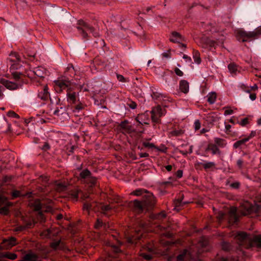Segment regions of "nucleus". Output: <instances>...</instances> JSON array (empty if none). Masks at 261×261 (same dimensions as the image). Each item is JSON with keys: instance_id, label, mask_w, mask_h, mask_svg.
Masks as SVG:
<instances>
[{"instance_id": "nucleus-6", "label": "nucleus", "mask_w": 261, "mask_h": 261, "mask_svg": "<svg viewBox=\"0 0 261 261\" xmlns=\"http://www.w3.org/2000/svg\"><path fill=\"white\" fill-rule=\"evenodd\" d=\"M142 201L143 204L147 210L152 208L155 203V200L153 195L148 192L144 195Z\"/></svg>"}, {"instance_id": "nucleus-34", "label": "nucleus", "mask_w": 261, "mask_h": 261, "mask_svg": "<svg viewBox=\"0 0 261 261\" xmlns=\"http://www.w3.org/2000/svg\"><path fill=\"white\" fill-rule=\"evenodd\" d=\"M60 244H61V241H60V240L56 241H55V242L51 243L50 244V246L53 249L57 250V249H60L61 248L60 246Z\"/></svg>"}, {"instance_id": "nucleus-41", "label": "nucleus", "mask_w": 261, "mask_h": 261, "mask_svg": "<svg viewBox=\"0 0 261 261\" xmlns=\"http://www.w3.org/2000/svg\"><path fill=\"white\" fill-rule=\"evenodd\" d=\"M193 58L196 63L199 64L201 63V59L200 58L199 54L198 52L195 53L193 56Z\"/></svg>"}, {"instance_id": "nucleus-35", "label": "nucleus", "mask_w": 261, "mask_h": 261, "mask_svg": "<svg viewBox=\"0 0 261 261\" xmlns=\"http://www.w3.org/2000/svg\"><path fill=\"white\" fill-rule=\"evenodd\" d=\"M202 165L203 167L205 169H210L215 167V163L212 162L204 163L202 164Z\"/></svg>"}, {"instance_id": "nucleus-47", "label": "nucleus", "mask_w": 261, "mask_h": 261, "mask_svg": "<svg viewBox=\"0 0 261 261\" xmlns=\"http://www.w3.org/2000/svg\"><path fill=\"white\" fill-rule=\"evenodd\" d=\"M35 223H36V222L34 221H33V222H31V221L28 222L26 223V224L25 225V227L26 228H31L34 226Z\"/></svg>"}, {"instance_id": "nucleus-33", "label": "nucleus", "mask_w": 261, "mask_h": 261, "mask_svg": "<svg viewBox=\"0 0 261 261\" xmlns=\"http://www.w3.org/2000/svg\"><path fill=\"white\" fill-rule=\"evenodd\" d=\"M183 131L181 129H178V130H174L170 132L169 133V136L170 137L172 136H178L181 135L183 134Z\"/></svg>"}, {"instance_id": "nucleus-50", "label": "nucleus", "mask_w": 261, "mask_h": 261, "mask_svg": "<svg viewBox=\"0 0 261 261\" xmlns=\"http://www.w3.org/2000/svg\"><path fill=\"white\" fill-rule=\"evenodd\" d=\"M200 123L199 120H196L194 123V126L195 130H198L200 128Z\"/></svg>"}, {"instance_id": "nucleus-10", "label": "nucleus", "mask_w": 261, "mask_h": 261, "mask_svg": "<svg viewBox=\"0 0 261 261\" xmlns=\"http://www.w3.org/2000/svg\"><path fill=\"white\" fill-rule=\"evenodd\" d=\"M55 83L56 85L60 89V91H61L63 89L68 87L70 85V82L69 81L63 79H59L57 81H55Z\"/></svg>"}, {"instance_id": "nucleus-15", "label": "nucleus", "mask_w": 261, "mask_h": 261, "mask_svg": "<svg viewBox=\"0 0 261 261\" xmlns=\"http://www.w3.org/2000/svg\"><path fill=\"white\" fill-rule=\"evenodd\" d=\"M182 40V37L179 33L176 32H173L171 33L170 37V41L174 43H179Z\"/></svg>"}, {"instance_id": "nucleus-27", "label": "nucleus", "mask_w": 261, "mask_h": 261, "mask_svg": "<svg viewBox=\"0 0 261 261\" xmlns=\"http://www.w3.org/2000/svg\"><path fill=\"white\" fill-rule=\"evenodd\" d=\"M67 99L70 103H74L76 101V93L75 92L67 93Z\"/></svg>"}, {"instance_id": "nucleus-36", "label": "nucleus", "mask_w": 261, "mask_h": 261, "mask_svg": "<svg viewBox=\"0 0 261 261\" xmlns=\"http://www.w3.org/2000/svg\"><path fill=\"white\" fill-rule=\"evenodd\" d=\"M37 219L40 223L44 222L45 218L41 212H39L37 215Z\"/></svg>"}, {"instance_id": "nucleus-26", "label": "nucleus", "mask_w": 261, "mask_h": 261, "mask_svg": "<svg viewBox=\"0 0 261 261\" xmlns=\"http://www.w3.org/2000/svg\"><path fill=\"white\" fill-rule=\"evenodd\" d=\"M139 231H140V230L136 231V233L137 234V235H138L137 236H133L132 237H127L126 238L127 242L130 244H133L135 243V241L136 239H140V237H141V235H139Z\"/></svg>"}, {"instance_id": "nucleus-63", "label": "nucleus", "mask_w": 261, "mask_h": 261, "mask_svg": "<svg viewBox=\"0 0 261 261\" xmlns=\"http://www.w3.org/2000/svg\"><path fill=\"white\" fill-rule=\"evenodd\" d=\"M224 216V213L220 212L219 213V214H218L217 217L219 220H221L223 218Z\"/></svg>"}, {"instance_id": "nucleus-8", "label": "nucleus", "mask_w": 261, "mask_h": 261, "mask_svg": "<svg viewBox=\"0 0 261 261\" xmlns=\"http://www.w3.org/2000/svg\"><path fill=\"white\" fill-rule=\"evenodd\" d=\"M17 244L16 240L14 237H10L8 239L3 240L0 244V251L2 250H8Z\"/></svg>"}, {"instance_id": "nucleus-30", "label": "nucleus", "mask_w": 261, "mask_h": 261, "mask_svg": "<svg viewBox=\"0 0 261 261\" xmlns=\"http://www.w3.org/2000/svg\"><path fill=\"white\" fill-rule=\"evenodd\" d=\"M214 141L216 145L220 147H223L226 145L225 141L221 138H216L214 139Z\"/></svg>"}, {"instance_id": "nucleus-14", "label": "nucleus", "mask_w": 261, "mask_h": 261, "mask_svg": "<svg viewBox=\"0 0 261 261\" xmlns=\"http://www.w3.org/2000/svg\"><path fill=\"white\" fill-rule=\"evenodd\" d=\"M144 251L148 252V253L142 252L140 255L146 260H150L152 258L151 253L153 252V249L152 247L147 246L144 248Z\"/></svg>"}, {"instance_id": "nucleus-7", "label": "nucleus", "mask_w": 261, "mask_h": 261, "mask_svg": "<svg viewBox=\"0 0 261 261\" xmlns=\"http://www.w3.org/2000/svg\"><path fill=\"white\" fill-rule=\"evenodd\" d=\"M0 83L10 90H15L21 87L20 83L13 82L4 79H0Z\"/></svg>"}, {"instance_id": "nucleus-17", "label": "nucleus", "mask_w": 261, "mask_h": 261, "mask_svg": "<svg viewBox=\"0 0 261 261\" xmlns=\"http://www.w3.org/2000/svg\"><path fill=\"white\" fill-rule=\"evenodd\" d=\"M134 208L138 212H141L144 208H146L145 206L143 204V201H139L135 200L133 201Z\"/></svg>"}, {"instance_id": "nucleus-12", "label": "nucleus", "mask_w": 261, "mask_h": 261, "mask_svg": "<svg viewBox=\"0 0 261 261\" xmlns=\"http://www.w3.org/2000/svg\"><path fill=\"white\" fill-rule=\"evenodd\" d=\"M237 209L235 207L230 208L229 211V221L235 223L238 221V218L237 215Z\"/></svg>"}, {"instance_id": "nucleus-57", "label": "nucleus", "mask_w": 261, "mask_h": 261, "mask_svg": "<svg viewBox=\"0 0 261 261\" xmlns=\"http://www.w3.org/2000/svg\"><path fill=\"white\" fill-rule=\"evenodd\" d=\"M182 173L183 172L182 170H178L176 173V176L179 178H181L182 176Z\"/></svg>"}, {"instance_id": "nucleus-1", "label": "nucleus", "mask_w": 261, "mask_h": 261, "mask_svg": "<svg viewBox=\"0 0 261 261\" xmlns=\"http://www.w3.org/2000/svg\"><path fill=\"white\" fill-rule=\"evenodd\" d=\"M84 210H89L93 209L94 210H100L101 213L107 215L111 210H114L116 211L117 207L109 204H104L102 203H97L95 202L92 203L86 202L83 206Z\"/></svg>"}, {"instance_id": "nucleus-62", "label": "nucleus", "mask_w": 261, "mask_h": 261, "mask_svg": "<svg viewBox=\"0 0 261 261\" xmlns=\"http://www.w3.org/2000/svg\"><path fill=\"white\" fill-rule=\"evenodd\" d=\"M233 112V111L232 110H231V109L226 110L224 112V115H230V114H232Z\"/></svg>"}, {"instance_id": "nucleus-25", "label": "nucleus", "mask_w": 261, "mask_h": 261, "mask_svg": "<svg viewBox=\"0 0 261 261\" xmlns=\"http://www.w3.org/2000/svg\"><path fill=\"white\" fill-rule=\"evenodd\" d=\"M174 205L175 206L174 209L176 210L177 211H179V209H177V207H182L184 205H185V204L188 203V201L182 202V199L181 198L180 199H178L175 200L174 202Z\"/></svg>"}, {"instance_id": "nucleus-53", "label": "nucleus", "mask_w": 261, "mask_h": 261, "mask_svg": "<svg viewBox=\"0 0 261 261\" xmlns=\"http://www.w3.org/2000/svg\"><path fill=\"white\" fill-rule=\"evenodd\" d=\"M248 123V118H244L242 121L240 123V124L242 125V126H245V125H246Z\"/></svg>"}, {"instance_id": "nucleus-59", "label": "nucleus", "mask_w": 261, "mask_h": 261, "mask_svg": "<svg viewBox=\"0 0 261 261\" xmlns=\"http://www.w3.org/2000/svg\"><path fill=\"white\" fill-rule=\"evenodd\" d=\"M83 108H84V105H82V103L79 104V105H76L75 107V110H76L78 111L82 110Z\"/></svg>"}, {"instance_id": "nucleus-19", "label": "nucleus", "mask_w": 261, "mask_h": 261, "mask_svg": "<svg viewBox=\"0 0 261 261\" xmlns=\"http://www.w3.org/2000/svg\"><path fill=\"white\" fill-rule=\"evenodd\" d=\"M34 73L39 77H43L46 74V70L42 67H38L34 69Z\"/></svg>"}, {"instance_id": "nucleus-43", "label": "nucleus", "mask_w": 261, "mask_h": 261, "mask_svg": "<svg viewBox=\"0 0 261 261\" xmlns=\"http://www.w3.org/2000/svg\"><path fill=\"white\" fill-rule=\"evenodd\" d=\"M66 189V186L62 183H59L57 185L56 190L59 192H61L65 190Z\"/></svg>"}, {"instance_id": "nucleus-61", "label": "nucleus", "mask_w": 261, "mask_h": 261, "mask_svg": "<svg viewBox=\"0 0 261 261\" xmlns=\"http://www.w3.org/2000/svg\"><path fill=\"white\" fill-rule=\"evenodd\" d=\"M243 164V161L242 160L240 159L237 161V165L240 168L242 167Z\"/></svg>"}, {"instance_id": "nucleus-40", "label": "nucleus", "mask_w": 261, "mask_h": 261, "mask_svg": "<svg viewBox=\"0 0 261 261\" xmlns=\"http://www.w3.org/2000/svg\"><path fill=\"white\" fill-rule=\"evenodd\" d=\"M50 230L48 229H46L43 231H42L41 233H40V236L42 237V238H48L50 237Z\"/></svg>"}, {"instance_id": "nucleus-51", "label": "nucleus", "mask_w": 261, "mask_h": 261, "mask_svg": "<svg viewBox=\"0 0 261 261\" xmlns=\"http://www.w3.org/2000/svg\"><path fill=\"white\" fill-rule=\"evenodd\" d=\"M174 71L177 75L179 76H181L183 75V72L178 68H176Z\"/></svg>"}, {"instance_id": "nucleus-39", "label": "nucleus", "mask_w": 261, "mask_h": 261, "mask_svg": "<svg viewBox=\"0 0 261 261\" xmlns=\"http://www.w3.org/2000/svg\"><path fill=\"white\" fill-rule=\"evenodd\" d=\"M11 58L10 59V60L13 62L19 61L20 60L18 55L15 53H12L11 55Z\"/></svg>"}, {"instance_id": "nucleus-2", "label": "nucleus", "mask_w": 261, "mask_h": 261, "mask_svg": "<svg viewBox=\"0 0 261 261\" xmlns=\"http://www.w3.org/2000/svg\"><path fill=\"white\" fill-rule=\"evenodd\" d=\"M76 28L84 38L88 37L87 31L92 33L94 37L99 36V33L97 32H94V28L84 20H78Z\"/></svg>"}, {"instance_id": "nucleus-13", "label": "nucleus", "mask_w": 261, "mask_h": 261, "mask_svg": "<svg viewBox=\"0 0 261 261\" xmlns=\"http://www.w3.org/2000/svg\"><path fill=\"white\" fill-rule=\"evenodd\" d=\"M17 257V254L13 252L7 251L0 253V259H3V258H6L13 260L16 259Z\"/></svg>"}, {"instance_id": "nucleus-55", "label": "nucleus", "mask_w": 261, "mask_h": 261, "mask_svg": "<svg viewBox=\"0 0 261 261\" xmlns=\"http://www.w3.org/2000/svg\"><path fill=\"white\" fill-rule=\"evenodd\" d=\"M6 198L4 196H0V206L5 203Z\"/></svg>"}, {"instance_id": "nucleus-44", "label": "nucleus", "mask_w": 261, "mask_h": 261, "mask_svg": "<svg viewBox=\"0 0 261 261\" xmlns=\"http://www.w3.org/2000/svg\"><path fill=\"white\" fill-rule=\"evenodd\" d=\"M127 106L132 109H135L137 107V104L135 102L129 100L127 102Z\"/></svg>"}, {"instance_id": "nucleus-56", "label": "nucleus", "mask_w": 261, "mask_h": 261, "mask_svg": "<svg viewBox=\"0 0 261 261\" xmlns=\"http://www.w3.org/2000/svg\"><path fill=\"white\" fill-rule=\"evenodd\" d=\"M231 127V126L229 124H226L225 125V130H226V133L227 134H229L230 133V128Z\"/></svg>"}, {"instance_id": "nucleus-20", "label": "nucleus", "mask_w": 261, "mask_h": 261, "mask_svg": "<svg viewBox=\"0 0 261 261\" xmlns=\"http://www.w3.org/2000/svg\"><path fill=\"white\" fill-rule=\"evenodd\" d=\"M179 89L182 92L187 93L189 91V83L185 80H181L179 84Z\"/></svg>"}, {"instance_id": "nucleus-32", "label": "nucleus", "mask_w": 261, "mask_h": 261, "mask_svg": "<svg viewBox=\"0 0 261 261\" xmlns=\"http://www.w3.org/2000/svg\"><path fill=\"white\" fill-rule=\"evenodd\" d=\"M146 192H148L147 191L144 190V189H138L132 192V194L136 195V196H144V194L146 193Z\"/></svg>"}, {"instance_id": "nucleus-52", "label": "nucleus", "mask_w": 261, "mask_h": 261, "mask_svg": "<svg viewBox=\"0 0 261 261\" xmlns=\"http://www.w3.org/2000/svg\"><path fill=\"white\" fill-rule=\"evenodd\" d=\"M206 42L211 47L215 46V44L216 43V42L215 41L210 40L208 39H206Z\"/></svg>"}, {"instance_id": "nucleus-46", "label": "nucleus", "mask_w": 261, "mask_h": 261, "mask_svg": "<svg viewBox=\"0 0 261 261\" xmlns=\"http://www.w3.org/2000/svg\"><path fill=\"white\" fill-rule=\"evenodd\" d=\"M117 80L120 82H126L127 81L124 77L120 74H117Z\"/></svg>"}, {"instance_id": "nucleus-31", "label": "nucleus", "mask_w": 261, "mask_h": 261, "mask_svg": "<svg viewBox=\"0 0 261 261\" xmlns=\"http://www.w3.org/2000/svg\"><path fill=\"white\" fill-rule=\"evenodd\" d=\"M66 108L65 107H60V109L57 108L54 112V114L56 115L59 116L60 115H63L66 113Z\"/></svg>"}, {"instance_id": "nucleus-29", "label": "nucleus", "mask_w": 261, "mask_h": 261, "mask_svg": "<svg viewBox=\"0 0 261 261\" xmlns=\"http://www.w3.org/2000/svg\"><path fill=\"white\" fill-rule=\"evenodd\" d=\"M247 234L244 232H241L237 234L236 239L240 241V242H243L247 239Z\"/></svg>"}, {"instance_id": "nucleus-60", "label": "nucleus", "mask_w": 261, "mask_h": 261, "mask_svg": "<svg viewBox=\"0 0 261 261\" xmlns=\"http://www.w3.org/2000/svg\"><path fill=\"white\" fill-rule=\"evenodd\" d=\"M112 200H113V201H112V203H119L120 202V200L118 196L115 197Z\"/></svg>"}, {"instance_id": "nucleus-11", "label": "nucleus", "mask_w": 261, "mask_h": 261, "mask_svg": "<svg viewBox=\"0 0 261 261\" xmlns=\"http://www.w3.org/2000/svg\"><path fill=\"white\" fill-rule=\"evenodd\" d=\"M49 93L48 92V89L47 86L46 85L44 87L43 90L38 93V97L41 100H47L49 97Z\"/></svg>"}, {"instance_id": "nucleus-28", "label": "nucleus", "mask_w": 261, "mask_h": 261, "mask_svg": "<svg viewBox=\"0 0 261 261\" xmlns=\"http://www.w3.org/2000/svg\"><path fill=\"white\" fill-rule=\"evenodd\" d=\"M13 79L16 81L15 83H20L22 84L21 77L22 74L20 72H14L12 73Z\"/></svg>"}, {"instance_id": "nucleus-54", "label": "nucleus", "mask_w": 261, "mask_h": 261, "mask_svg": "<svg viewBox=\"0 0 261 261\" xmlns=\"http://www.w3.org/2000/svg\"><path fill=\"white\" fill-rule=\"evenodd\" d=\"M20 67V66L19 64L14 63L11 66V70L18 69Z\"/></svg>"}, {"instance_id": "nucleus-16", "label": "nucleus", "mask_w": 261, "mask_h": 261, "mask_svg": "<svg viewBox=\"0 0 261 261\" xmlns=\"http://www.w3.org/2000/svg\"><path fill=\"white\" fill-rule=\"evenodd\" d=\"M192 254L189 251L185 250L181 254L177 256L178 261H182L185 259L191 258Z\"/></svg>"}, {"instance_id": "nucleus-4", "label": "nucleus", "mask_w": 261, "mask_h": 261, "mask_svg": "<svg viewBox=\"0 0 261 261\" xmlns=\"http://www.w3.org/2000/svg\"><path fill=\"white\" fill-rule=\"evenodd\" d=\"M257 34L255 33V31L253 32H246L243 30H239L236 33V37L238 40L245 42L257 38Z\"/></svg>"}, {"instance_id": "nucleus-64", "label": "nucleus", "mask_w": 261, "mask_h": 261, "mask_svg": "<svg viewBox=\"0 0 261 261\" xmlns=\"http://www.w3.org/2000/svg\"><path fill=\"white\" fill-rule=\"evenodd\" d=\"M101 224H102V222L101 221H100L99 219H97V223L95 224V228H98L100 226H101Z\"/></svg>"}, {"instance_id": "nucleus-21", "label": "nucleus", "mask_w": 261, "mask_h": 261, "mask_svg": "<svg viewBox=\"0 0 261 261\" xmlns=\"http://www.w3.org/2000/svg\"><path fill=\"white\" fill-rule=\"evenodd\" d=\"M206 150H211L212 152V153L213 154H221V151L219 150V149L218 148L216 145L211 144H209L206 149Z\"/></svg>"}, {"instance_id": "nucleus-9", "label": "nucleus", "mask_w": 261, "mask_h": 261, "mask_svg": "<svg viewBox=\"0 0 261 261\" xmlns=\"http://www.w3.org/2000/svg\"><path fill=\"white\" fill-rule=\"evenodd\" d=\"M80 177L81 179H86L87 182L92 184H94L96 182V178L92 176L91 173L88 169L83 170L80 174Z\"/></svg>"}, {"instance_id": "nucleus-38", "label": "nucleus", "mask_w": 261, "mask_h": 261, "mask_svg": "<svg viewBox=\"0 0 261 261\" xmlns=\"http://www.w3.org/2000/svg\"><path fill=\"white\" fill-rule=\"evenodd\" d=\"M120 126L126 130H128L130 129V126L128 125V122L127 121L122 122L120 124Z\"/></svg>"}, {"instance_id": "nucleus-58", "label": "nucleus", "mask_w": 261, "mask_h": 261, "mask_svg": "<svg viewBox=\"0 0 261 261\" xmlns=\"http://www.w3.org/2000/svg\"><path fill=\"white\" fill-rule=\"evenodd\" d=\"M255 33H258L257 34V37L258 38L259 36L261 35V26L258 27L255 30Z\"/></svg>"}, {"instance_id": "nucleus-37", "label": "nucleus", "mask_w": 261, "mask_h": 261, "mask_svg": "<svg viewBox=\"0 0 261 261\" xmlns=\"http://www.w3.org/2000/svg\"><path fill=\"white\" fill-rule=\"evenodd\" d=\"M34 207L35 211H39L41 208V203L38 200H35L34 203Z\"/></svg>"}, {"instance_id": "nucleus-48", "label": "nucleus", "mask_w": 261, "mask_h": 261, "mask_svg": "<svg viewBox=\"0 0 261 261\" xmlns=\"http://www.w3.org/2000/svg\"><path fill=\"white\" fill-rule=\"evenodd\" d=\"M166 215L165 213L164 212H162L156 216V219H161L162 218L166 217Z\"/></svg>"}, {"instance_id": "nucleus-49", "label": "nucleus", "mask_w": 261, "mask_h": 261, "mask_svg": "<svg viewBox=\"0 0 261 261\" xmlns=\"http://www.w3.org/2000/svg\"><path fill=\"white\" fill-rule=\"evenodd\" d=\"M143 144L146 147L151 148L154 147V145L153 144L149 142H143Z\"/></svg>"}, {"instance_id": "nucleus-3", "label": "nucleus", "mask_w": 261, "mask_h": 261, "mask_svg": "<svg viewBox=\"0 0 261 261\" xmlns=\"http://www.w3.org/2000/svg\"><path fill=\"white\" fill-rule=\"evenodd\" d=\"M261 208V204H255L252 205L248 201H245L241 204L239 212L242 215L246 216L252 213L257 212Z\"/></svg>"}, {"instance_id": "nucleus-45", "label": "nucleus", "mask_w": 261, "mask_h": 261, "mask_svg": "<svg viewBox=\"0 0 261 261\" xmlns=\"http://www.w3.org/2000/svg\"><path fill=\"white\" fill-rule=\"evenodd\" d=\"M7 116L10 117H14L16 118H19V116L16 113H15L14 111H11L8 112Z\"/></svg>"}, {"instance_id": "nucleus-42", "label": "nucleus", "mask_w": 261, "mask_h": 261, "mask_svg": "<svg viewBox=\"0 0 261 261\" xmlns=\"http://www.w3.org/2000/svg\"><path fill=\"white\" fill-rule=\"evenodd\" d=\"M254 242L258 247H261V236H257L254 239Z\"/></svg>"}, {"instance_id": "nucleus-24", "label": "nucleus", "mask_w": 261, "mask_h": 261, "mask_svg": "<svg viewBox=\"0 0 261 261\" xmlns=\"http://www.w3.org/2000/svg\"><path fill=\"white\" fill-rule=\"evenodd\" d=\"M229 72L231 74H236L238 71V66L234 63H230L228 66Z\"/></svg>"}, {"instance_id": "nucleus-18", "label": "nucleus", "mask_w": 261, "mask_h": 261, "mask_svg": "<svg viewBox=\"0 0 261 261\" xmlns=\"http://www.w3.org/2000/svg\"><path fill=\"white\" fill-rule=\"evenodd\" d=\"M253 136L251 134L249 136L242 140H239L233 144V147L238 148L244 145L246 142L248 141Z\"/></svg>"}, {"instance_id": "nucleus-22", "label": "nucleus", "mask_w": 261, "mask_h": 261, "mask_svg": "<svg viewBox=\"0 0 261 261\" xmlns=\"http://www.w3.org/2000/svg\"><path fill=\"white\" fill-rule=\"evenodd\" d=\"M3 205H4L3 207L0 208V213L3 215H7L8 213V207L12 205V203L10 202H8L7 199H6V201L5 204H3Z\"/></svg>"}, {"instance_id": "nucleus-23", "label": "nucleus", "mask_w": 261, "mask_h": 261, "mask_svg": "<svg viewBox=\"0 0 261 261\" xmlns=\"http://www.w3.org/2000/svg\"><path fill=\"white\" fill-rule=\"evenodd\" d=\"M217 95L215 92H211L207 95V101L211 103H214L216 99Z\"/></svg>"}, {"instance_id": "nucleus-5", "label": "nucleus", "mask_w": 261, "mask_h": 261, "mask_svg": "<svg viewBox=\"0 0 261 261\" xmlns=\"http://www.w3.org/2000/svg\"><path fill=\"white\" fill-rule=\"evenodd\" d=\"M165 109H162L160 106L153 108L151 112V120L154 122L158 123L160 120V118L166 114Z\"/></svg>"}]
</instances>
